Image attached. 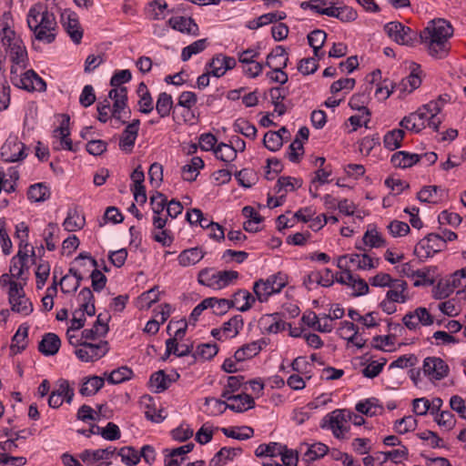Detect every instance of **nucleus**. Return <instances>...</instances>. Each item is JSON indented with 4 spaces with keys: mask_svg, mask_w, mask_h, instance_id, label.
<instances>
[{
    "mask_svg": "<svg viewBox=\"0 0 466 466\" xmlns=\"http://www.w3.org/2000/svg\"><path fill=\"white\" fill-rule=\"evenodd\" d=\"M362 240L365 245L370 246V248H380L386 245L385 239L376 230V228L368 229L364 233Z\"/></svg>",
    "mask_w": 466,
    "mask_h": 466,
    "instance_id": "nucleus-45",
    "label": "nucleus"
},
{
    "mask_svg": "<svg viewBox=\"0 0 466 466\" xmlns=\"http://www.w3.org/2000/svg\"><path fill=\"white\" fill-rule=\"evenodd\" d=\"M388 228L393 237L405 236L410 230L407 223L399 220L391 221L388 226Z\"/></svg>",
    "mask_w": 466,
    "mask_h": 466,
    "instance_id": "nucleus-64",
    "label": "nucleus"
},
{
    "mask_svg": "<svg viewBox=\"0 0 466 466\" xmlns=\"http://www.w3.org/2000/svg\"><path fill=\"white\" fill-rule=\"evenodd\" d=\"M51 196L49 187L43 182L31 185L27 190V198L32 202H44Z\"/></svg>",
    "mask_w": 466,
    "mask_h": 466,
    "instance_id": "nucleus-25",
    "label": "nucleus"
},
{
    "mask_svg": "<svg viewBox=\"0 0 466 466\" xmlns=\"http://www.w3.org/2000/svg\"><path fill=\"white\" fill-rule=\"evenodd\" d=\"M368 100H369V96L363 92V93H359V94L353 95L350 97V102H349V106L353 110H358L362 113V116H366V119L363 122V126L366 128L369 127L368 124L370 121V115H371L370 109L366 106Z\"/></svg>",
    "mask_w": 466,
    "mask_h": 466,
    "instance_id": "nucleus-18",
    "label": "nucleus"
},
{
    "mask_svg": "<svg viewBox=\"0 0 466 466\" xmlns=\"http://www.w3.org/2000/svg\"><path fill=\"white\" fill-rule=\"evenodd\" d=\"M328 451L329 447L326 444L322 442H317L309 447L305 455L309 456V460L312 461L325 456L328 453Z\"/></svg>",
    "mask_w": 466,
    "mask_h": 466,
    "instance_id": "nucleus-54",
    "label": "nucleus"
},
{
    "mask_svg": "<svg viewBox=\"0 0 466 466\" xmlns=\"http://www.w3.org/2000/svg\"><path fill=\"white\" fill-rule=\"evenodd\" d=\"M344 420V416L339 410L338 414L329 418V428L332 430L336 438H342V433L344 431H346V428H344L342 425Z\"/></svg>",
    "mask_w": 466,
    "mask_h": 466,
    "instance_id": "nucleus-55",
    "label": "nucleus"
},
{
    "mask_svg": "<svg viewBox=\"0 0 466 466\" xmlns=\"http://www.w3.org/2000/svg\"><path fill=\"white\" fill-rule=\"evenodd\" d=\"M208 46L206 38L197 40L189 46L184 47L181 52V59L186 62L190 59L193 55H197L204 51Z\"/></svg>",
    "mask_w": 466,
    "mask_h": 466,
    "instance_id": "nucleus-39",
    "label": "nucleus"
},
{
    "mask_svg": "<svg viewBox=\"0 0 466 466\" xmlns=\"http://www.w3.org/2000/svg\"><path fill=\"white\" fill-rule=\"evenodd\" d=\"M182 350H178V342H176L175 339H167L166 340V352L161 357L162 360H167L171 354H174L177 357H185L192 353L193 344L190 345H182Z\"/></svg>",
    "mask_w": 466,
    "mask_h": 466,
    "instance_id": "nucleus-26",
    "label": "nucleus"
},
{
    "mask_svg": "<svg viewBox=\"0 0 466 466\" xmlns=\"http://www.w3.org/2000/svg\"><path fill=\"white\" fill-rule=\"evenodd\" d=\"M96 430H97V433L101 434L107 441H116L121 437L120 430L114 422H108L105 428L96 426Z\"/></svg>",
    "mask_w": 466,
    "mask_h": 466,
    "instance_id": "nucleus-50",
    "label": "nucleus"
},
{
    "mask_svg": "<svg viewBox=\"0 0 466 466\" xmlns=\"http://www.w3.org/2000/svg\"><path fill=\"white\" fill-rule=\"evenodd\" d=\"M420 159L421 156L419 154L398 151L391 156L390 162L395 167L408 168L420 162Z\"/></svg>",
    "mask_w": 466,
    "mask_h": 466,
    "instance_id": "nucleus-17",
    "label": "nucleus"
},
{
    "mask_svg": "<svg viewBox=\"0 0 466 466\" xmlns=\"http://www.w3.org/2000/svg\"><path fill=\"white\" fill-rule=\"evenodd\" d=\"M284 138L275 131H268L263 138L264 146L270 151H278L283 145Z\"/></svg>",
    "mask_w": 466,
    "mask_h": 466,
    "instance_id": "nucleus-44",
    "label": "nucleus"
},
{
    "mask_svg": "<svg viewBox=\"0 0 466 466\" xmlns=\"http://www.w3.org/2000/svg\"><path fill=\"white\" fill-rule=\"evenodd\" d=\"M173 107V99L171 95L162 92L158 95L156 109L160 117H166L169 116L170 111Z\"/></svg>",
    "mask_w": 466,
    "mask_h": 466,
    "instance_id": "nucleus-36",
    "label": "nucleus"
},
{
    "mask_svg": "<svg viewBox=\"0 0 466 466\" xmlns=\"http://www.w3.org/2000/svg\"><path fill=\"white\" fill-rule=\"evenodd\" d=\"M446 247V239L439 234L430 233L416 246L414 252L421 258H430Z\"/></svg>",
    "mask_w": 466,
    "mask_h": 466,
    "instance_id": "nucleus-7",
    "label": "nucleus"
},
{
    "mask_svg": "<svg viewBox=\"0 0 466 466\" xmlns=\"http://www.w3.org/2000/svg\"><path fill=\"white\" fill-rule=\"evenodd\" d=\"M96 99L93 86L90 85L85 86L79 97L80 105L84 107H88L95 103Z\"/></svg>",
    "mask_w": 466,
    "mask_h": 466,
    "instance_id": "nucleus-62",
    "label": "nucleus"
},
{
    "mask_svg": "<svg viewBox=\"0 0 466 466\" xmlns=\"http://www.w3.org/2000/svg\"><path fill=\"white\" fill-rule=\"evenodd\" d=\"M402 322L410 330H414L419 328L420 324L422 326L433 324L434 318L426 308L419 307L414 311L405 314Z\"/></svg>",
    "mask_w": 466,
    "mask_h": 466,
    "instance_id": "nucleus-9",
    "label": "nucleus"
},
{
    "mask_svg": "<svg viewBox=\"0 0 466 466\" xmlns=\"http://www.w3.org/2000/svg\"><path fill=\"white\" fill-rule=\"evenodd\" d=\"M25 148V145L17 138L7 139L1 147V157L5 162L21 161L27 156Z\"/></svg>",
    "mask_w": 466,
    "mask_h": 466,
    "instance_id": "nucleus-10",
    "label": "nucleus"
},
{
    "mask_svg": "<svg viewBox=\"0 0 466 466\" xmlns=\"http://www.w3.org/2000/svg\"><path fill=\"white\" fill-rule=\"evenodd\" d=\"M85 339L82 347L88 349L92 362L103 358L108 351L109 346L106 340H100L98 343H91Z\"/></svg>",
    "mask_w": 466,
    "mask_h": 466,
    "instance_id": "nucleus-27",
    "label": "nucleus"
},
{
    "mask_svg": "<svg viewBox=\"0 0 466 466\" xmlns=\"http://www.w3.org/2000/svg\"><path fill=\"white\" fill-rule=\"evenodd\" d=\"M423 371L431 379L441 380L448 376L449 366L441 358L428 357L423 361Z\"/></svg>",
    "mask_w": 466,
    "mask_h": 466,
    "instance_id": "nucleus-11",
    "label": "nucleus"
},
{
    "mask_svg": "<svg viewBox=\"0 0 466 466\" xmlns=\"http://www.w3.org/2000/svg\"><path fill=\"white\" fill-rule=\"evenodd\" d=\"M326 38L327 34L321 29H315L308 35V42L309 45L313 48L315 56H319V51H320L321 47L323 46Z\"/></svg>",
    "mask_w": 466,
    "mask_h": 466,
    "instance_id": "nucleus-40",
    "label": "nucleus"
},
{
    "mask_svg": "<svg viewBox=\"0 0 466 466\" xmlns=\"http://www.w3.org/2000/svg\"><path fill=\"white\" fill-rule=\"evenodd\" d=\"M319 65L315 57L303 58L298 65V70L303 75L313 74L318 70Z\"/></svg>",
    "mask_w": 466,
    "mask_h": 466,
    "instance_id": "nucleus-61",
    "label": "nucleus"
},
{
    "mask_svg": "<svg viewBox=\"0 0 466 466\" xmlns=\"http://www.w3.org/2000/svg\"><path fill=\"white\" fill-rule=\"evenodd\" d=\"M233 298L234 303L238 302L240 300L245 301V303L242 306L238 308V309L241 312L248 310L256 301V298L252 296L248 290L245 289H238L237 292L234 293Z\"/></svg>",
    "mask_w": 466,
    "mask_h": 466,
    "instance_id": "nucleus-47",
    "label": "nucleus"
},
{
    "mask_svg": "<svg viewBox=\"0 0 466 466\" xmlns=\"http://www.w3.org/2000/svg\"><path fill=\"white\" fill-rule=\"evenodd\" d=\"M218 352V347L216 343H205L197 347V350L193 353V357L199 356L203 360H208L214 358Z\"/></svg>",
    "mask_w": 466,
    "mask_h": 466,
    "instance_id": "nucleus-46",
    "label": "nucleus"
},
{
    "mask_svg": "<svg viewBox=\"0 0 466 466\" xmlns=\"http://www.w3.org/2000/svg\"><path fill=\"white\" fill-rule=\"evenodd\" d=\"M85 225L84 216H80L76 208L69 209L63 223L65 229L70 232L81 229Z\"/></svg>",
    "mask_w": 466,
    "mask_h": 466,
    "instance_id": "nucleus-28",
    "label": "nucleus"
},
{
    "mask_svg": "<svg viewBox=\"0 0 466 466\" xmlns=\"http://www.w3.org/2000/svg\"><path fill=\"white\" fill-rule=\"evenodd\" d=\"M417 420L412 416H405L395 421L394 430L399 434H404L408 431H414L417 427Z\"/></svg>",
    "mask_w": 466,
    "mask_h": 466,
    "instance_id": "nucleus-49",
    "label": "nucleus"
},
{
    "mask_svg": "<svg viewBox=\"0 0 466 466\" xmlns=\"http://www.w3.org/2000/svg\"><path fill=\"white\" fill-rule=\"evenodd\" d=\"M234 459V451H230L229 448H221L215 456L211 459L209 466H222L228 461Z\"/></svg>",
    "mask_w": 466,
    "mask_h": 466,
    "instance_id": "nucleus-52",
    "label": "nucleus"
},
{
    "mask_svg": "<svg viewBox=\"0 0 466 466\" xmlns=\"http://www.w3.org/2000/svg\"><path fill=\"white\" fill-rule=\"evenodd\" d=\"M289 153L288 157L289 161L293 163H299L300 160V156L304 154V147L302 142L296 137L294 141L289 147Z\"/></svg>",
    "mask_w": 466,
    "mask_h": 466,
    "instance_id": "nucleus-57",
    "label": "nucleus"
},
{
    "mask_svg": "<svg viewBox=\"0 0 466 466\" xmlns=\"http://www.w3.org/2000/svg\"><path fill=\"white\" fill-rule=\"evenodd\" d=\"M140 120L134 119L132 123L128 124L124 129L120 139H119V147L126 151L131 152L132 148L135 145L136 139L138 135Z\"/></svg>",
    "mask_w": 466,
    "mask_h": 466,
    "instance_id": "nucleus-14",
    "label": "nucleus"
},
{
    "mask_svg": "<svg viewBox=\"0 0 466 466\" xmlns=\"http://www.w3.org/2000/svg\"><path fill=\"white\" fill-rule=\"evenodd\" d=\"M215 156L218 159L228 163L237 158V149L233 145L219 143L214 149Z\"/></svg>",
    "mask_w": 466,
    "mask_h": 466,
    "instance_id": "nucleus-31",
    "label": "nucleus"
},
{
    "mask_svg": "<svg viewBox=\"0 0 466 466\" xmlns=\"http://www.w3.org/2000/svg\"><path fill=\"white\" fill-rule=\"evenodd\" d=\"M64 28L75 44H80L83 37V30L77 18L68 15L63 23Z\"/></svg>",
    "mask_w": 466,
    "mask_h": 466,
    "instance_id": "nucleus-24",
    "label": "nucleus"
},
{
    "mask_svg": "<svg viewBox=\"0 0 466 466\" xmlns=\"http://www.w3.org/2000/svg\"><path fill=\"white\" fill-rule=\"evenodd\" d=\"M235 177L238 180V184L243 187H250L253 185V180L255 178V174L253 170L244 168L238 172L235 173Z\"/></svg>",
    "mask_w": 466,
    "mask_h": 466,
    "instance_id": "nucleus-58",
    "label": "nucleus"
},
{
    "mask_svg": "<svg viewBox=\"0 0 466 466\" xmlns=\"http://www.w3.org/2000/svg\"><path fill=\"white\" fill-rule=\"evenodd\" d=\"M186 219L190 225L199 224L202 228L218 230V233H210L209 237L215 240L220 241L225 238L224 228L218 223L208 220L204 217L203 212L199 208L188 209L186 215Z\"/></svg>",
    "mask_w": 466,
    "mask_h": 466,
    "instance_id": "nucleus-8",
    "label": "nucleus"
},
{
    "mask_svg": "<svg viewBox=\"0 0 466 466\" xmlns=\"http://www.w3.org/2000/svg\"><path fill=\"white\" fill-rule=\"evenodd\" d=\"M109 330L106 321L101 319V314L97 316L96 322L91 329H86L82 331V338L85 339L95 340L98 337L105 336Z\"/></svg>",
    "mask_w": 466,
    "mask_h": 466,
    "instance_id": "nucleus-23",
    "label": "nucleus"
},
{
    "mask_svg": "<svg viewBox=\"0 0 466 466\" xmlns=\"http://www.w3.org/2000/svg\"><path fill=\"white\" fill-rule=\"evenodd\" d=\"M278 454L281 456V461L283 466H297L299 461V455L297 451L293 450H289L287 446H283L280 451H278Z\"/></svg>",
    "mask_w": 466,
    "mask_h": 466,
    "instance_id": "nucleus-56",
    "label": "nucleus"
},
{
    "mask_svg": "<svg viewBox=\"0 0 466 466\" xmlns=\"http://www.w3.org/2000/svg\"><path fill=\"white\" fill-rule=\"evenodd\" d=\"M343 273L347 275V278L349 279L348 285L355 289V291L353 292L352 296L359 297L365 295L369 292V286L363 279H356L350 269H345Z\"/></svg>",
    "mask_w": 466,
    "mask_h": 466,
    "instance_id": "nucleus-35",
    "label": "nucleus"
},
{
    "mask_svg": "<svg viewBox=\"0 0 466 466\" xmlns=\"http://www.w3.org/2000/svg\"><path fill=\"white\" fill-rule=\"evenodd\" d=\"M461 278H466V267L456 270L450 279L440 280L433 289L436 299H444L453 293L455 289L462 285Z\"/></svg>",
    "mask_w": 466,
    "mask_h": 466,
    "instance_id": "nucleus-6",
    "label": "nucleus"
},
{
    "mask_svg": "<svg viewBox=\"0 0 466 466\" xmlns=\"http://www.w3.org/2000/svg\"><path fill=\"white\" fill-rule=\"evenodd\" d=\"M203 167H204L203 159L199 157H194L191 159V163L189 165H185L184 167H182V173L184 174V179L187 181H190V182L196 180L198 173H197L196 175L193 176L192 175L193 172H198V170Z\"/></svg>",
    "mask_w": 466,
    "mask_h": 466,
    "instance_id": "nucleus-41",
    "label": "nucleus"
},
{
    "mask_svg": "<svg viewBox=\"0 0 466 466\" xmlns=\"http://www.w3.org/2000/svg\"><path fill=\"white\" fill-rule=\"evenodd\" d=\"M169 25L177 31L194 36L199 35L198 25L192 17L175 16L168 20Z\"/></svg>",
    "mask_w": 466,
    "mask_h": 466,
    "instance_id": "nucleus-15",
    "label": "nucleus"
},
{
    "mask_svg": "<svg viewBox=\"0 0 466 466\" xmlns=\"http://www.w3.org/2000/svg\"><path fill=\"white\" fill-rule=\"evenodd\" d=\"M8 301L14 312L25 316L33 312L32 302L25 297L23 287L15 281H10Z\"/></svg>",
    "mask_w": 466,
    "mask_h": 466,
    "instance_id": "nucleus-4",
    "label": "nucleus"
},
{
    "mask_svg": "<svg viewBox=\"0 0 466 466\" xmlns=\"http://www.w3.org/2000/svg\"><path fill=\"white\" fill-rule=\"evenodd\" d=\"M105 384V380L99 376H90L83 378V383L79 390L82 396H94L100 390Z\"/></svg>",
    "mask_w": 466,
    "mask_h": 466,
    "instance_id": "nucleus-20",
    "label": "nucleus"
},
{
    "mask_svg": "<svg viewBox=\"0 0 466 466\" xmlns=\"http://www.w3.org/2000/svg\"><path fill=\"white\" fill-rule=\"evenodd\" d=\"M287 285V280L281 273L270 276L267 280L258 279L254 283L253 291L260 302L268 301L269 296L279 293Z\"/></svg>",
    "mask_w": 466,
    "mask_h": 466,
    "instance_id": "nucleus-3",
    "label": "nucleus"
},
{
    "mask_svg": "<svg viewBox=\"0 0 466 466\" xmlns=\"http://www.w3.org/2000/svg\"><path fill=\"white\" fill-rule=\"evenodd\" d=\"M198 282L208 288L218 289V272H214L213 268H205L198 272Z\"/></svg>",
    "mask_w": 466,
    "mask_h": 466,
    "instance_id": "nucleus-33",
    "label": "nucleus"
},
{
    "mask_svg": "<svg viewBox=\"0 0 466 466\" xmlns=\"http://www.w3.org/2000/svg\"><path fill=\"white\" fill-rule=\"evenodd\" d=\"M150 205L154 215H161L167 207V198L163 193L156 191L150 197Z\"/></svg>",
    "mask_w": 466,
    "mask_h": 466,
    "instance_id": "nucleus-51",
    "label": "nucleus"
},
{
    "mask_svg": "<svg viewBox=\"0 0 466 466\" xmlns=\"http://www.w3.org/2000/svg\"><path fill=\"white\" fill-rule=\"evenodd\" d=\"M88 259L91 265L95 268V269L90 274V279L92 281L93 290L96 292H100L103 290L106 285L107 279L106 277L96 268L97 261L92 258L88 253H80L76 258L75 261H81L84 259Z\"/></svg>",
    "mask_w": 466,
    "mask_h": 466,
    "instance_id": "nucleus-12",
    "label": "nucleus"
},
{
    "mask_svg": "<svg viewBox=\"0 0 466 466\" xmlns=\"http://www.w3.org/2000/svg\"><path fill=\"white\" fill-rule=\"evenodd\" d=\"M441 187L438 186H424L417 194V198L424 203H435L432 197L437 194Z\"/></svg>",
    "mask_w": 466,
    "mask_h": 466,
    "instance_id": "nucleus-60",
    "label": "nucleus"
},
{
    "mask_svg": "<svg viewBox=\"0 0 466 466\" xmlns=\"http://www.w3.org/2000/svg\"><path fill=\"white\" fill-rule=\"evenodd\" d=\"M233 128L236 133H240L246 137L253 139L256 137L257 128L254 125L243 118L237 119L233 125Z\"/></svg>",
    "mask_w": 466,
    "mask_h": 466,
    "instance_id": "nucleus-43",
    "label": "nucleus"
},
{
    "mask_svg": "<svg viewBox=\"0 0 466 466\" xmlns=\"http://www.w3.org/2000/svg\"><path fill=\"white\" fill-rule=\"evenodd\" d=\"M64 116H65V119L61 123L60 127H57L56 129H55L54 132L59 133L60 139H61V145L63 146L64 148H66L69 151L75 152L76 149L73 147V142L68 137L70 135L69 127H68L70 117L68 115H65Z\"/></svg>",
    "mask_w": 466,
    "mask_h": 466,
    "instance_id": "nucleus-32",
    "label": "nucleus"
},
{
    "mask_svg": "<svg viewBox=\"0 0 466 466\" xmlns=\"http://www.w3.org/2000/svg\"><path fill=\"white\" fill-rule=\"evenodd\" d=\"M28 336V326L21 325L14 335L11 345V350L15 352H21L26 348V338Z\"/></svg>",
    "mask_w": 466,
    "mask_h": 466,
    "instance_id": "nucleus-38",
    "label": "nucleus"
},
{
    "mask_svg": "<svg viewBox=\"0 0 466 466\" xmlns=\"http://www.w3.org/2000/svg\"><path fill=\"white\" fill-rule=\"evenodd\" d=\"M133 375V370L127 366H122L108 374L107 381L111 384H119L131 380Z\"/></svg>",
    "mask_w": 466,
    "mask_h": 466,
    "instance_id": "nucleus-37",
    "label": "nucleus"
},
{
    "mask_svg": "<svg viewBox=\"0 0 466 466\" xmlns=\"http://www.w3.org/2000/svg\"><path fill=\"white\" fill-rule=\"evenodd\" d=\"M116 451V449L111 446L96 451L85 450L79 454V458L88 466H99L95 465L96 462L110 459Z\"/></svg>",
    "mask_w": 466,
    "mask_h": 466,
    "instance_id": "nucleus-13",
    "label": "nucleus"
},
{
    "mask_svg": "<svg viewBox=\"0 0 466 466\" xmlns=\"http://www.w3.org/2000/svg\"><path fill=\"white\" fill-rule=\"evenodd\" d=\"M389 288H390V289H389L386 294L388 300L396 301L398 303H404L407 300L408 296L405 294V291L408 288V284L406 281L394 279Z\"/></svg>",
    "mask_w": 466,
    "mask_h": 466,
    "instance_id": "nucleus-21",
    "label": "nucleus"
},
{
    "mask_svg": "<svg viewBox=\"0 0 466 466\" xmlns=\"http://www.w3.org/2000/svg\"><path fill=\"white\" fill-rule=\"evenodd\" d=\"M206 252L200 248H191L183 250L177 259L182 267L193 266L198 263L204 257Z\"/></svg>",
    "mask_w": 466,
    "mask_h": 466,
    "instance_id": "nucleus-22",
    "label": "nucleus"
},
{
    "mask_svg": "<svg viewBox=\"0 0 466 466\" xmlns=\"http://www.w3.org/2000/svg\"><path fill=\"white\" fill-rule=\"evenodd\" d=\"M453 35V27L445 19H433L420 33L421 43L426 44L429 54L435 58H444L450 51L449 39Z\"/></svg>",
    "mask_w": 466,
    "mask_h": 466,
    "instance_id": "nucleus-1",
    "label": "nucleus"
},
{
    "mask_svg": "<svg viewBox=\"0 0 466 466\" xmlns=\"http://www.w3.org/2000/svg\"><path fill=\"white\" fill-rule=\"evenodd\" d=\"M117 454L121 457L122 462L127 466L137 465L140 461L139 452L131 446L121 448Z\"/></svg>",
    "mask_w": 466,
    "mask_h": 466,
    "instance_id": "nucleus-42",
    "label": "nucleus"
},
{
    "mask_svg": "<svg viewBox=\"0 0 466 466\" xmlns=\"http://www.w3.org/2000/svg\"><path fill=\"white\" fill-rule=\"evenodd\" d=\"M132 75L128 69H123L116 72L110 79V86L113 87H120L122 84L131 80Z\"/></svg>",
    "mask_w": 466,
    "mask_h": 466,
    "instance_id": "nucleus-63",
    "label": "nucleus"
},
{
    "mask_svg": "<svg viewBox=\"0 0 466 466\" xmlns=\"http://www.w3.org/2000/svg\"><path fill=\"white\" fill-rule=\"evenodd\" d=\"M404 136L405 131L403 129H393L387 132L383 138L384 147L390 151L400 147Z\"/></svg>",
    "mask_w": 466,
    "mask_h": 466,
    "instance_id": "nucleus-30",
    "label": "nucleus"
},
{
    "mask_svg": "<svg viewBox=\"0 0 466 466\" xmlns=\"http://www.w3.org/2000/svg\"><path fill=\"white\" fill-rule=\"evenodd\" d=\"M27 24L38 41L46 44H51L55 41L57 24L53 13L47 10L41 12L33 7L29 10Z\"/></svg>",
    "mask_w": 466,
    "mask_h": 466,
    "instance_id": "nucleus-2",
    "label": "nucleus"
},
{
    "mask_svg": "<svg viewBox=\"0 0 466 466\" xmlns=\"http://www.w3.org/2000/svg\"><path fill=\"white\" fill-rule=\"evenodd\" d=\"M421 84L420 77L411 72L406 78L402 79L401 82L398 85V88L401 92L411 93L413 90L417 89Z\"/></svg>",
    "mask_w": 466,
    "mask_h": 466,
    "instance_id": "nucleus-48",
    "label": "nucleus"
},
{
    "mask_svg": "<svg viewBox=\"0 0 466 466\" xmlns=\"http://www.w3.org/2000/svg\"><path fill=\"white\" fill-rule=\"evenodd\" d=\"M149 385L155 388L156 393H160L167 390V385L164 383V370H160L154 372L149 379Z\"/></svg>",
    "mask_w": 466,
    "mask_h": 466,
    "instance_id": "nucleus-59",
    "label": "nucleus"
},
{
    "mask_svg": "<svg viewBox=\"0 0 466 466\" xmlns=\"http://www.w3.org/2000/svg\"><path fill=\"white\" fill-rule=\"evenodd\" d=\"M289 57H285L282 62H276L274 69L268 72L266 76L270 79L271 82L279 83L284 85L288 82L289 76L283 68L287 67Z\"/></svg>",
    "mask_w": 466,
    "mask_h": 466,
    "instance_id": "nucleus-29",
    "label": "nucleus"
},
{
    "mask_svg": "<svg viewBox=\"0 0 466 466\" xmlns=\"http://www.w3.org/2000/svg\"><path fill=\"white\" fill-rule=\"evenodd\" d=\"M61 340L59 337L52 332L43 336L38 344V350L45 356H53L56 354L60 349Z\"/></svg>",
    "mask_w": 466,
    "mask_h": 466,
    "instance_id": "nucleus-16",
    "label": "nucleus"
},
{
    "mask_svg": "<svg viewBox=\"0 0 466 466\" xmlns=\"http://www.w3.org/2000/svg\"><path fill=\"white\" fill-rule=\"evenodd\" d=\"M8 47L10 49L11 60L13 63L19 65L25 61L26 50L25 47L21 45V41L14 42L11 46Z\"/></svg>",
    "mask_w": 466,
    "mask_h": 466,
    "instance_id": "nucleus-53",
    "label": "nucleus"
},
{
    "mask_svg": "<svg viewBox=\"0 0 466 466\" xmlns=\"http://www.w3.org/2000/svg\"><path fill=\"white\" fill-rule=\"evenodd\" d=\"M28 255L26 251H23L21 248L18 250L15 257L11 260L10 273L15 279L21 278L23 274V268L27 259Z\"/></svg>",
    "mask_w": 466,
    "mask_h": 466,
    "instance_id": "nucleus-34",
    "label": "nucleus"
},
{
    "mask_svg": "<svg viewBox=\"0 0 466 466\" xmlns=\"http://www.w3.org/2000/svg\"><path fill=\"white\" fill-rule=\"evenodd\" d=\"M384 31L390 38L400 45L413 46L417 34L403 24L393 21L384 25Z\"/></svg>",
    "mask_w": 466,
    "mask_h": 466,
    "instance_id": "nucleus-5",
    "label": "nucleus"
},
{
    "mask_svg": "<svg viewBox=\"0 0 466 466\" xmlns=\"http://www.w3.org/2000/svg\"><path fill=\"white\" fill-rule=\"evenodd\" d=\"M350 258V262L356 264L358 269H371L377 267L373 259L367 254H352L350 256L342 255L339 258L338 267L343 268L342 261Z\"/></svg>",
    "mask_w": 466,
    "mask_h": 466,
    "instance_id": "nucleus-19",
    "label": "nucleus"
}]
</instances>
